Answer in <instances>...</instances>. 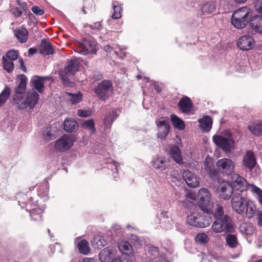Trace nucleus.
<instances>
[{"label":"nucleus","instance_id":"nucleus-1","mask_svg":"<svg viewBox=\"0 0 262 262\" xmlns=\"http://www.w3.org/2000/svg\"><path fill=\"white\" fill-rule=\"evenodd\" d=\"M232 185L236 191L239 193L247 192L250 190L258 202L262 204V190L253 184L248 185L247 181L239 174L234 173L232 176Z\"/></svg>","mask_w":262,"mask_h":262},{"label":"nucleus","instance_id":"nucleus-2","mask_svg":"<svg viewBox=\"0 0 262 262\" xmlns=\"http://www.w3.org/2000/svg\"><path fill=\"white\" fill-rule=\"evenodd\" d=\"M39 99V94L34 89H31L27 94L26 97L16 96L14 99V105L19 109L34 107Z\"/></svg>","mask_w":262,"mask_h":262},{"label":"nucleus","instance_id":"nucleus-3","mask_svg":"<svg viewBox=\"0 0 262 262\" xmlns=\"http://www.w3.org/2000/svg\"><path fill=\"white\" fill-rule=\"evenodd\" d=\"M252 15V12L248 7H243L232 14V24L237 29L245 28L249 21Z\"/></svg>","mask_w":262,"mask_h":262},{"label":"nucleus","instance_id":"nucleus-4","mask_svg":"<svg viewBox=\"0 0 262 262\" xmlns=\"http://www.w3.org/2000/svg\"><path fill=\"white\" fill-rule=\"evenodd\" d=\"M234 230L231 219L230 216H225L222 219L215 220L213 222L211 230L208 232L221 233L232 232Z\"/></svg>","mask_w":262,"mask_h":262},{"label":"nucleus","instance_id":"nucleus-5","mask_svg":"<svg viewBox=\"0 0 262 262\" xmlns=\"http://www.w3.org/2000/svg\"><path fill=\"white\" fill-rule=\"evenodd\" d=\"M214 143L226 154H229L234 148V141L230 133L224 136L215 135L213 137Z\"/></svg>","mask_w":262,"mask_h":262},{"label":"nucleus","instance_id":"nucleus-6","mask_svg":"<svg viewBox=\"0 0 262 262\" xmlns=\"http://www.w3.org/2000/svg\"><path fill=\"white\" fill-rule=\"evenodd\" d=\"M210 196L209 191L206 188H201L198 193L199 206L203 212L207 213L213 212V204L211 202Z\"/></svg>","mask_w":262,"mask_h":262},{"label":"nucleus","instance_id":"nucleus-7","mask_svg":"<svg viewBox=\"0 0 262 262\" xmlns=\"http://www.w3.org/2000/svg\"><path fill=\"white\" fill-rule=\"evenodd\" d=\"M248 200L247 192H235L231 200L232 209L238 214L244 213Z\"/></svg>","mask_w":262,"mask_h":262},{"label":"nucleus","instance_id":"nucleus-8","mask_svg":"<svg viewBox=\"0 0 262 262\" xmlns=\"http://www.w3.org/2000/svg\"><path fill=\"white\" fill-rule=\"evenodd\" d=\"M79 60L77 58H73L69 61L64 71L59 73L60 78L66 84L68 82V76L73 75L78 71L79 70Z\"/></svg>","mask_w":262,"mask_h":262},{"label":"nucleus","instance_id":"nucleus-9","mask_svg":"<svg viewBox=\"0 0 262 262\" xmlns=\"http://www.w3.org/2000/svg\"><path fill=\"white\" fill-rule=\"evenodd\" d=\"M75 139L73 135H65L56 141L55 144V149L63 152L69 150L73 146Z\"/></svg>","mask_w":262,"mask_h":262},{"label":"nucleus","instance_id":"nucleus-10","mask_svg":"<svg viewBox=\"0 0 262 262\" xmlns=\"http://www.w3.org/2000/svg\"><path fill=\"white\" fill-rule=\"evenodd\" d=\"M97 96L102 100L108 97L113 93L112 84L110 81L103 80L95 89Z\"/></svg>","mask_w":262,"mask_h":262},{"label":"nucleus","instance_id":"nucleus-11","mask_svg":"<svg viewBox=\"0 0 262 262\" xmlns=\"http://www.w3.org/2000/svg\"><path fill=\"white\" fill-rule=\"evenodd\" d=\"M235 163L230 159L222 158L219 159L216 162V166L219 171L223 174L229 175L234 170Z\"/></svg>","mask_w":262,"mask_h":262},{"label":"nucleus","instance_id":"nucleus-12","mask_svg":"<svg viewBox=\"0 0 262 262\" xmlns=\"http://www.w3.org/2000/svg\"><path fill=\"white\" fill-rule=\"evenodd\" d=\"M77 52L82 55L96 52V45L93 40H83L77 45Z\"/></svg>","mask_w":262,"mask_h":262},{"label":"nucleus","instance_id":"nucleus-13","mask_svg":"<svg viewBox=\"0 0 262 262\" xmlns=\"http://www.w3.org/2000/svg\"><path fill=\"white\" fill-rule=\"evenodd\" d=\"M255 44L253 37L249 35H245L241 37L237 41L238 47L242 50H249L252 49Z\"/></svg>","mask_w":262,"mask_h":262},{"label":"nucleus","instance_id":"nucleus-14","mask_svg":"<svg viewBox=\"0 0 262 262\" xmlns=\"http://www.w3.org/2000/svg\"><path fill=\"white\" fill-rule=\"evenodd\" d=\"M219 191L222 198L224 200H229L233 193V188L229 182L222 181L220 184Z\"/></svg>","mask_w":262,"mask_h":262},{"label":"nucleus","instance_id":"nucleus-15","mask_svg":"<svg viewBox=\"0 0 262 262\" xmlns=\"http://www.w3.org/2000/svg\"><path fill=\"white\" fill-rule=\"evenodd\" d=\"M116 255V250L107 247L100 251L99 257L101 262H112Z\"/></svg>","mask_w":262,"mask_h":262},{"label":"nucleus","instance_id":"nucleus-16","mask_svg":"<svg viewBox=\"0 0 262 262\" xmlns=\"http://www.w3.org/2000/svg\"><path fill=\"white\" fill-rule=\"evenodd\" d=\"M158 128V138L161 140H165L169 132L168 122L166 120L157 121Z\"/></svg>","mask_w":262,"mask_h":262},{"label":"nucleus","instance_id":"nucleus-17","mask_svg":"<svg viewBox=\"0 0 262 262\" xmlns=\"http://www.w3.org/2000/svg\"><path fill=\"white\" fill-rule=\"evenodd\" d=\"M183 178L187 185L190 187H196L199 185V182L196 176L189 170H184Z\"/></svg>","mask_w":262,"mask_h":262},{"label":"nucleus","instance_id":"nucleus-18","mask_svg":"<svg viewBox=\"0 0 262 262\" xmlns=\"http://www.w3.org/2000/svg\"><path fill=\"white\" fill-rule=\"evenodd\" d=\"M256 164L253 152L249 150L246 152L243 160V165L246 168L251 170Z\"/></svg>","mask_w":262,"mask_h":262},{"label":"nucleus","instance_id":"nucleus-19","mask_svg":"<svg viewBox=\"0 0 262 262\" xmlns=\"http://www.w3.org/2000/svg\"><path fill=\"white\" fill-rule=\"evenodd\" d=\"M200 215L199 214H191L187 216L186 219V223L190 226L199 228L206 227L208 225V222L202 223H199V219Z\"/></svg>","mask_w":262,"mask_h":262},{"label":"nucleus","instance_id":"nucleus-20","mask_svg":"<svg viewBox=\"0 0 262 262\" xmlns=\"http://www.w3.org/2000/svg\"><path fill=\"white\" fill-rule=\"evenodd\" d=\"M151 163L155 168L160 170H164L167 167V163L165 158L162 156H157L153 157Z\"/></svg>","mask_w":262,"mask_h":262},{"label":"nucleus","instance_id":"nucleus-21","mask_svg":"<svg viewBox=\"0 0 262 262\" xmlns=\"http://www.w3.org/2000/svg\"><path fill=\"white\" fill-rule=\"evenodd\" d=\"M45 77L35 76L32 78L31 83L33 88L35 89L38 93H41L44 89Z\"/></svg>","mask_w":262,"mask_h":262},{"label":"nucleus","instance_id":"nucleus-22","mask_svg":"<svg viewBox=\"0 0 262 262\" xmlns=\"http://www.w3.org/2000/svg\"><path fill=\"white\" fill-rule=\"evenodd\" d=\"M250 26L255 32L262 33V16H253L250 21Z\"/></svg>","mask_w":262,"mask_h":262},{"label":"nucleus","instance_id":"nucleus-23","mask_svg":"<svg viewBox=\"0 0 262 262\" xmlns=\"http://www.w3.org/2000/svg\"><path fill=\"white\" fill-rule=\"evenodd\" d=\"M198 121L200 123L199 127L203 132H208L211 129L212 120L210 117L208 116H204L200 119Z\"/></svg>","mask_w":262,"mask_h":262},{"label":"nucleus","instance_id":"nucleus-24","mask_svg":"<svg viewBox=\"0 0 262 262\" xmlns=\"http://www.w3.org/2000/svg\"><path fill=\"white\" fill-rule=\"evenodd\" d=\"M169 154L177 163L181 164L182 163L183 160L181 150L178 146L174 145L172 146L170 149Z\"/></svg>","mask_w":262,"mask_h":262},{"label":"nucleus","instance_id":"nucleus-25","mask_svg":"<svg viewBox=\"0 0 262 262\" xmlns=\"http://www.w3.org/2000/svg\"><path fill=\"white\" fill-rule=\"evenodd\" d=\"M246 210L244 211L246 217L248 218L252 217L256 211V205L254 202L248 200L246 204Z\"/></svg>","mask_w":262,"mask_h":262},{"label":"nucleus","instance_id":"nucleus-26","mask_svg":"<svg viewBox=\"0 0 262 262\" xmlns=\"http://www.w3.org/2000/svg\"><path fill=\"white\" fill-rule=\"evenodd\" d=\"M216 4L213 1H207L201 6V10L204 14H210L215 11Z\"/></svg>","mask_w":262,"mask_h":262},{"label":"nucleus","instance_id":"nucleus-27","mask_svg":"<svg viewBox=\"0 0 262 262\" xmlns=\"http://www.w3.org/2000/svg\"><path fill=\"white\" fill-rule=\"evenodd\" d=\"M248 128L255 136H260L262 135V122H253L249 125Z\"/></svg>","mask_w":262,"mask_h":262},{"label":"nucleus","instance_id":"nucleus-28","mask_svg":"<svg viewBox=\"0 0 262 262\" xmlns=\"http://www.w3.org/2000/svg\"><path fill=\"white\" fill-rule=\"evenodd\" d=\"M91 243L92 246L95 249H101L107 244L106 241L99 235L94 236Z\"/></svg>","mask_w":262,"mask_h":262},{"label":"nucleus","instance_id":"nucleus-29","mask_svg":"<svg viewBox=\"0 0 262 262\" xmlns=\"http://www.w3.org/2000/svg\"><path fill=\"white\" fill-rule=\"evenodd\" d=\"M180 110L184 113H188L191 111L192 104L190 99L188 97L182 98L179 102Z\"/></svg>","mask_w":262,"mask_h":262},{"label":"nucleus","instance_id":"nucleus-30","mask_svg":"<svg viewBox=\"0 0 262 262\" xmlns=\"http://www.w3.org/2000/svg\"><path fill=\"white\" fill-rule=\"evenodd\" d=\"M118 247L120 251L127 255H130L133 254V249L132 246L126 241H121L118 244Z\"/></svg>","mask_w":262,"mask_h":262},{"label":"nucleus","instance_id":"nucleus-31","mask_svg":"<svg viewBox=\"0 0 262 262\" xmlns=\"http://www.w3.org/2000/svg\"><path fill=\"white\" fill-rule=\"evenodd\" d=\"M54 51L53 48L51 44L45 39L41 40L40 48V52L45 55H49L53 54Z\"/></svg>","mask_w":262,"mask_h":262},{"label":"nucleus","instance_id":"nucleus-32","mask_svg":"<svg viewBox=\"0 0 262 262\" xmlns=\"http://www.w3.org/2000/svg\"><path fill=\"white\" fill-rule=\"evenodd\" d=\"M18 85L16 88L15 92L17 94L23 93L26 89V83L27 78L24 75H21L18 78Z\"/></svg>","mask_w":262,"mask_h":262},{"label":"nucleus","instance_id":"nucleus-33","mask_svg":"<svg viewBox=\"0 0 262 262\" xmlns=\"http://www.w3.org/2000/svg\"><path fill=\"white\" fill-rule=\"evenodd\" d=\"M15 35L20 42H25L28 37V32L24 28L18 29L16 31Z\"/></svg>","mask_w":262,"mask_h":262},{"label":"nucleus","instance_id":"nucleus-34","mask_svg":"<svg viewBox=\"0 0 262 262\" xmlns=\"http://www.w3.org/2000/svg\"><path fill=\"white\" fill-rule=\"evenodd\" d=\"M171 121L172 125L176 128L182 130L185 128V123L183 120L175 115L171 116Z\"/></svg>","mask_w":262,"mask_h":262},{"label":"nucleus","instance_id":"nucleus-35","mask_svg":"<svg viewBox=\"0 0 262 262\" xmlns=\"http://www.w3.org/2000/svg\"><path fill=\"white\" fill-rule=\"evenodd\" d=\"M63 127L64 130L69 133L75 131L77 127V123L72 120H66L64 121Z\"/></svg>","mask_w":262,"mask_h":262},{"label":"nucleus","instance_id":"nucleus-36","mask_svg":"<svg viewBox=\"0 0 262 262\" xmlns=\"http://www.w3.org/2000/svg\"><path fill=\"white\" fill-rule=\"evenodd\" d=\"M79 251L84 254H88L90 252L88 242L85 239L81 241L78 244Z\"/></svg>","mask_w":262,"mask_h":262},{"label":"nucleus","instance_id":"nucleus-37","mask_svg":"<svg viewBox=\"0 0 262 262\" xmlns=\"http://www.w3.org/2000/svg\"><path fill=\"white\" fill-rule=\"evenodd\" d=\"M45 207L42 206L41 207H38L33 208L31 211V216L32 220L35 221L38 220L41 217V213L43 212Z\"/></svg>","mask_w":262,"mask_h":262},{"label":"nucleus","instance_id":"nucleus-38","mask_svg":"<svg viewBox=\"0 0 262 262\" xmlns=\"http://www.w3.org/2000/svg\"><path fill=\"white\" fill-rule=\"evenodd\" d=\"M203 165L205 169L209 173L211 174L213 173L214 170V165L213 160L211 157L207 156L206 158L205 161L203 162Z\"/></svg>","mask_w":262,"mask_h":262},{"label":"nucleus","instance_id":"nucleus-39","mask_svg":"<svg viewBox=\"0 0 262 262\" xmlns=\"http://www.w3.org/2000/svg\"><path fill=\"white\" fill-rule=\"evenodd\" d=\"M81 126L84 129L88 130L91 134H94L96 132L94 123L93 120H89L84 121L82 123Z\"/></svg>","mask_w":262,"mask_h":262},{"label":"nucleus","instance_id":"nucleus-40","mask_svg":"<svg viewBox=\"0 0 262 262\" xmlns=\"http://www.w3.org/2000/svg\"><path fill=\"white\" fill-rule=\"evenodd\" d=\"M68 96V100H69L72 104H76L79 102L82 99V95L80 92L76 93H67Z\"/></svg>","mask_w":262,"mask_h":262},{"label":"nucleus","instance_id":"nucleus-41","mask_svg":"<svg viewBox=\"0 0 262 262\" xmlns=\"http://www.w3.org/2000/svg\"><path fill=\"white\" fill-rule=\"evenodd\" d=\"M226 241L227 245H228L231 248H234L237 246V238L235 235H228L226 238Z\"/></svg>","mask_w":262,"mask_h":262},{"label":"nucleus","instance_id":"nucleus-42","mask_svg":"<svg viewBox=\"0 0 262 262\" xmlns=\"http://www.w3.org/2000/svg\"><path fill=\"white\" fill-rule=\"evenodd\" d=\"M195 240L197 243L205 244L209 241V237L205 233H199L196 235Z\"/></svg>","mask_w":262,"mask_h":262},{"label":"nucleus","instance_id":"nucleus-43","mask_svg":"<svg viewBox=\"0 0 262 262\" xmlns=\"http://www.w3.org/2000/svg\"><path fill=\"white\" fill-rule=\"evenodd\" d=\"M241 231L244 232L247 235L252 234L254 231L253 226L251 224H244L241 227Z\"/></svg>","mask_w":262,"mask_h":262},{"label":"nucleus","instance_id":"nucleus-44","mask_svg":"<svg viewBox=\"0 0 262 262\" xmlns=\"http://www.w3.org/2000/svg\"><path fill=\"white\" fill-rule=\"evenodd\" d=\"M10 91L8 88H6L0 94V106L3 104L8 98Z\"/></svg>","mask_w":262,"mask_h":262},{"label":"nucleus","instance_id":"nucleus-45","mask_svg":"<svg viewBox=\"0 0 262 262\" xmlns=\"http://www.w3.org/2000/svg\"><path fill=\"white\" fill-rule=\"evenodd\" d=\"M114 13L112 15L113 19H118L121 16V9L119 6L116 5V2L113 3Z\"/></svg>","mask_w":262,"mask_h":262},{"label":"nucleus","instance_id":"nucleus-46","mask_svg":"<svg viewBox=\"0 0 262 262\" xmlns=\"http://www.w3.org/2000/svg\"><path fill=\"white\" fill-rule=\"evenodd\" d=\"M4 69L8 73L12 72L14 69V64L12 61H9L5 57H3Z\"/></svg>","mask_w":262,"mask_h":262},{"label":"nucleus","instance_id":"nucleus-47","mask_svg":"<svg viewBox=\"0 0 262 262\" xmlns=\"http://www.w3.org/2000/svg\"><path fill=\"white\" fill-rule=\"evenodd\" d=\"M225 216H228L224 214V210L222 207L217 206L214 212V217L215 220H217L218 219H221L224 218Z\"/></svg>","mask_w":262,"mask_h":262},{"label":"nucleus","instance_id":"nucleus-48","mask_svg":"<svg viewBox=\"0 0 262 262\" xmlns=\"http://www.w3.org/2000/svg\"><path fill=\"white\" fill-rule=\"evenodd\" d=\"M112 115L117 116L116 111H112L111 114H109L108 116L105 118L104 121V125L106 127H110L112 123L114 121V118L112 117Z\"/></svg>","mask_w":262,"mask_h":262},{"label":"nucleus","instance_id":"nucleus-49","mask_svg":"<svg viewBox=\"0 0 262 262\" xmlns=\"http://www.w3.org/2000/svg\"><path fill=\"white\" fill-rule=\"evenodd\" d=\"M18 54L17 52L14 50L9 51L6 54L7 58L10 60H16L18 57Z\"/></svg>","mask_w":262,"mask_h":262},{"label":"nucleus","instance_id":"nucleus-50","mask_svg":"<svg viewBox=\"0 0 262 262\" xmlns=\"http://www.w3.org/2000/svg\"><path fill=\"white\" fill-rule=\"evenodd\" d=\"M253 5L256 11L262 14V0H253Z\"/></svg>","mask_w":262,"mask_h":262},{"label":"nucleus","instance_id":"nucleus-51","mask_svg":"<svg viewBox=\"0 0 262 262\" xmlns=\"http://www.w3.org/2000/svg\"><path fill=\"white\" fill-rule=\"evenodd\" d=\"M200 219H199V223H204L208 222V225H206V227H208V226H209L212 222V219L208 215H200Z\"/></svg>","mask_w":262,"mask_h":262},{"label":"nucleus","instance_id":"nucleus-52","mask_svg":"<svg viewBox=\"0 0 262 262\" xmlns=\"http://www.w3.org/2000/svg\"><path fill=\"white\" fill-rule=\"evenodd\" d=\"M91 111L89 110H78L77 115L81 117H87L91 115Z\"/></svg>","mask_w":262,"mask_h":262},{"label":"nucleus","instance_id":"nucleus-53","mask_svg":"<svg viewBox=\"0 0 262 262\" xmlns=\"http://www.w3.org/2000/svg\"><path fill=\"white\" fill-rule=\"evenodd\" d=\"M32 11L34 13L38 15H42L44 13V11L37 6H33L32 8Z\"/></svg>","mask_w":262,"mask_h":262},{"label":"nucleus","instance_id":"nucleus-54","mask_svg":"<svg viewBox=\"0 0 262 262\" xmlns=\"http://www.w3.org/2000/svg\"><path fill=\"white\" fill-rule=\"evenodd\" d=\"M89 27L92 29L97 30H100L102 28L100 22H96L94 24L90 25Z\"/></svg>","mask_w":262,"mask_h":262},{"label":"nucleus","instance_id":"nucleus-55","mask_svg":"<svg viewBox=\"0 0 262 262\" xmlns=\"http://www.w3.org/2000/svg\"><path fill=\"white\" fill-rule=\"evenodd\" d=\"M149 253L152 256H156L158 254V249L156 247L150 246L149 247Z\"/></svg>","mask_w":262,"mask_h":262},{"label":"nucleus","instance_id":"nucleus-56","mask_svg":"<svg viewBox=\"0 0 262 262\" xmlns=\"http://www.w3.org/2000/svg\"><path fill=\"white\" fill-rule=\"evenodd\" d=\"M11 12L15 17H19L21 16L22 12L17 8H14L11 9Z\"/></svg>","mask_w":262,"mask_h":262},{"label":"nucleus","instance_id":"nucleus-57","mask_svg":"<svg viewBox=\"0 0 262 262\" xmlns=\"http://www.w3.org/2000/svg\"><path fill=\"white\" fill-rule=\"evenodd\" d=\"M18 4L21 7L22 9L24 11H26L27 9V4L25 2H20V0H17Z\"/></svg>","mask_w":262,"mask_h":262},{"label":"nucleus","instance_id":"nucleus-58","mask_svg":"<svg viewBox=\"0 0 262 262\" xmlns=\"http://www.w3.org/2000/svg\"><path fill=\"white\" fill-rule=\"evenodd\" d=\"M257 216L259 224L262 225V211L258 210L257 213Z\"/></svg>","mask_w":262,"mask_h":262},{"label":"nucleus","instance_id":"nucleus-59","mask_svg":"<svg viewBox=\"0 0 262 262\" xmlns=\"http://www.w3.org/2000/svg\"><path fill=\"white\" fill-rule=\"evenodd\" d=\"M156 262H169V260H167L165 255H163L161 256L160 259H158L156 260Z\"/></svg>","mask_w":262,"mask_h":262},{"label":"nucleus","instance_id":"nucleus-60","mask_svg":"<svg viewBox=\"0 0 262 262\" xmlns=\"http://www.w3.org/2000/svg\"><path fill=\"white\" fill-rule=\"evenodd\" d=\"M186 196L187 198H189V199H190L191 200H195V194L192 193H190H190H187V194L186 195Z\"/></svg>","mask_w":262,"mask_h":262},{"label":"nucleus","instance_id":"nucleus-61","mask_svg":"<svg viewBox=\"0 0 262 262\" xmlns=\"http://www.w3.org/2000/svg\"><path fill=\"white\" fill-rule=\"evenodd\" d=\"M82 262H96V261L93 258H85L83 259Z\"/></svg>","mask_w":262,"mask_h":262},{"label":"nucleus","instance_id":"nucleus-62","mask_svg":"<svg viewBox=\"0 0 262 262\" xmlns=\"http://www.w3.org/2000/svg\"><path fill=\"white\" fill-rule=\"evenodd\" d=\"M112 262H124L122 261V259L120 257H118L116 255L115 258L113 259Z\"/></svg>","mask_w":262,"mask_h":262},{"label":"nucleus","instance_id":"nucleus-63","mask_svg":"<svg viewBox=\"0 0 262 262\" xmlns=\"http://www.w3.org/2000/svg\"><path fill=\"white\" fill-rule=\"evenodd\" d=\"M36 52V49L34 48H30L28 51L29 55H32Z\"/></svg>","mask_w":262,"mask_h":262},{"label":"nucleus","instance_id":"nucleus-64","mask_svg":"<svg viewBox=\"0 0 262 262\" xmlns=\"http://www.w3.org/2000/svg\"><path fill=\"white\" fill-rule=\"evenodd\" d=\"M104 49L106 52H111L112 50V48L110 46H105Z\"/></svg>","mask_w":262,"mask_h":262}]
</instances>
